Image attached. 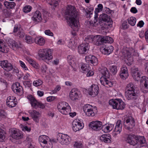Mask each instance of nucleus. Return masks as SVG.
<instances>
[{
  "mask_svg": "<svg viewBox=\"0 0 148 148\" xmlns=\"http://www.w3.org/2000/svg\"><path fill=\"white\" fill-rule=\"evenodd\" d=\"M66 19L74 30H77L79 26L78 13L73 6H68L65 12Z\"/></svg>",
  "mask_w": 148,
  "mask_h": 148,
  "instance_id": "1",
  "label": "nucleus"
},
{
  "mask_svg": "<svg viewBox=\"0 0 148 148\" xmlns=\"http://www.w3.org/2000/svg\"><path fill=\"white\" fill-rule=\"evenodd\" d=\"M135 87L132 83L127 85L125 89V95L128 100H136L139 95V92H135Z\"/></svg>",
  "mask_w": 148,
  "mask_h": 148,
  "instance_id": "2",
  "label": "nucleus"
},
{
  "mask_svg": "<svg viewBox=\"0 0 148 148\" xmlns=\"http://www.w3.org/2000/svg\"><path fill=\"white\" fill-rule=\"evenodd\" d=\"M52 50L51 49H40L38 53L39 56L45 62L48 61L53 58Z\"/></svg>",
  "mask_w": 148,
  "mask_h": 148,
  "instance_id": "3",
  "label": "nucleus"
},
{
  "mask_svg": "<svg viewBox=\"0 0 148 148\" xmlns=\"http://www.w3.org/2000/svg\"><path fill=\"white\" fill-rule=\"evenodd\" d=\"M109 103L114 109L117 110H123L125 106L124 103L120 99L110 100Z\"/></svg>",
  "mask_w": 148,
  "mask_h": 148,
  "instance_id": "4",
  "label": "nucleus"
},
{
  "mask_svg": "<svg viewBox=\"0 0 148 148\" xmlns=\"http://www.w3.org/2000/svg\"><path fill=\"white\" fill-rule=\"evenodd\" d=\"M123 123L125 129L130 131L132 130L135 126L134 119L131 116L125 117Z\"/></svg>",
  "mask_w": 148,
  "mask_h": 148,
  "instance_id": "5",
  "label": "nucleus"
},
{
  "mask_svg": "<svg viewBox=\"0 0 148 148\" xmlns=\"http://www.w3.org/2000/svg\"><path fill=\"white\" fill-rule=\"evenodd\" d=\"M83 110L86 115L87 116H94L95 114V110H97L95 106H92L90 104H86L83 107Z\"/></svg>",
  "mask_w": 148,
  "mask_h": 148,
  "instance_id": "6",
  "label": "nucleus"
},
{
  "mask_svg": "<svg viewBox=\"0 0 148 148\" xmlns=\"http://www.w3.org/2000/svg\"><path fill=\"white\" fill-rule=\"evenodd\" d=\"M57 140L62 145H67L69 143L71 139L67 135L59 133L56 136Z\"/></svg>",
  "mask_w": 148,
  "mask_h": 148,
  "instance_id": "7",
  "label": "nucleus"
},
{
  "mask_svg": "<svg viewBox=\"0 0 148 148\" xmlns=\"http://www.w3.org/2000/svg\"><path fill=\"white\" fill-rule=\"evenodd\" d=\"M81 70L83 73H87V77L92 76L94 73L92 70L89 64L85 63H82L81 65Z\"/></svg>",
  "mask_w": 148,
  "mask_h": 148,
  "instance_id": "8",
  "label": "nucleus"
},
{
  "mask_svg": "<svg viewBox=\"0 0 148 148\" xmlns=\"http://www.w3.org/2000/svg\"><path fill=\"white\" fill-rule=\"evenodd\" d=\"M29 99L30 100L31 104L33 108H36L38 107H39L42 109H43L45 108V106L44 104L41 102L37 101L35 98L32 96H30Z\"/></svg>",
  "mask_w": 148,
  "mask_h": 148,
  "instance_id": "9",
  "label": "nucleus"
},
{
  "mask_svg": "<svg viewBox=\"0 0 148 148\" xmlns=\"http://www.w3.org/2000/svg\"><path fill=\"white\" fill-rule=\"evenodd\" d=\"M12 88L14 92L18 95H21L23 93V87L18 82H16L12 85Z\"/></svg>",
  "mask_w": 148,
  "mask_h": 148,
  "instance_id": "10",
  "label": "nucleus"
},
{
  "mask_svg": "<svg viewBox=\"0 0 148 148\" xmlns=\"http://www.w3.org/2000/svg\"><path fill=\"white\" fill-rule=\"evenodd\" d=\"M84 127V123L79 119H75L72 123V128L74 131H79L82 129Z\"/></svg>",
  "mask_w": 148,
  "mask_h": 148,
  "instance_id": "11",
  "label": "nucleus"
},
{
  "mask_svg": "<svg viewBox=\"0 0 148 148\" xmlns=\"http://www.w3.org/2000/svg\"><path fill=\"white\" fill-rule=\"evenodd\" d=\"M7 42L9 47L13 50L20 48L22 46L21 43H18L15 40L10 38H8L7 40Z\"/></svg>",
  "mask_w": 148,
  "mask_h": 148,
  "instance_id": "12",
  "label": "nucleus"
},
{
  "mask_svg": "<svg viewBox=\"0 0 148 148\" xmlns=\"http://www.w3.org/2000/svg\"><path fill=\"white\" fill-rule=\"evenodd\" d=\"M99 90V87L97 85L92 84L89 88L88 91L89 95L94 97L98 94Z\"/></svg>",
  "mask_w": 148,
  "mask_h": 148,
  "instance_id": "13",
  "label": "nucleus"
},
{
  "mask_svg": "<svg viewBox=\"0 0 148 148\" xmlns=\"http://www.w3.org/2000/svg\"><path fill=\"white\" fill-rule=\"evenodd\" d=\"M89 47V45L88 43H83L78 46V52L80 54H86L88 53Z\"/></svg>",
  "mask_w": 148,
  "mask_h": 148,
  "instance_id": "14",
  "label": "nucleus"
},
{
  "mask_svg": "<svg viewBox=\"0 0 148 148\" xmlns=\"http://www.w3.org/2000/svg\"><path fill=\"white\" fill-rule=\"evenodd\" d=\"M0 65L2 68L7 71H9L13 69L12 64L9 63L7 60H3L1 61Z\"/></svg>",
  "mask_w": 148,
  "mask_h": 148,
  "instance_id": "15",
  "label": "nucleus"
},
{
  "mask_svg": "<svg viewBox=\"0 0 148 148\" xmlns=\"http://www.w3.org/2000/svg\"><path fill=\"white\" fill-rule=\"evenodd\" d=\"M102 122L99 121H93L89 124V127L94 130L97 131L102 128Z\"/></svg>",
  "mask_w": 148,
  "mask_h": 148,
  "instance_id": "16",
  "label": "nucleus"
},
{
  "mask_svg": "<svg viewBox=\"0 0 148 148\" xmlns=\"http://www.w3.org/2000/svg\"><path fill=\"white\" fill-rule=\"evenodd\" d=\"M137 136L134 135L129 134L127 137L126 141L127 143H129L130 145L135 146L137 144Z\"/></svg>",
  "mask_w": 148,
  "mask_h": 148,
  "instance_id": "17",
  "label": "nucleus"
},
{
  "mask_svg": "<svg viewBox=\"0 0 148 148\" xmlns=\"http://www.w3.org/2000/svg\"><path fill=\"white\" fill-rule=\"evenodd\" d=\"M108 78L105 77H101L100 81L101 84L104 86L107 87H111L112 86L113 83L112 82L108 80Z\"/></svg>",
  "mask_w": 148,
  "mask_h": 148,
  "instance_id": "18",
  "label": "nucleus"
},
{
  "mask_svg": "<svg viewBox=\"0 0 148 148\" xmlns=\"http://www.w3.org/2000/svg\"><path fill=\"white\" fill-rule=\"evenodd\" d=\"M122 124L121 123V120H118L116 123L115 127L113 132V134L115 136L119 134L122 130Z\"/></svg>",
  "mask_w": 148,
  "mask_h": 148,
  "instance_id": "19",
  "label": "nucleus"
},
{
  "mask_svg": "<svg viewBox=\"0 0 148 148\" xmlns=\"http://www.w3.org/2000/svg\"><path fill=\"white\" fill-rule=\"evenodd\" d=\"M79 92L76 89H73L69 94L70 98L73 101L79 98Z\"/></svg>",
  "mask_w": 148,
  "mask_h": 148,
  "instance_id": "20",
  "label": "nucleus"
},
{
  "mask_svg": "<svg viewBox=\"0 0 148 148\" xmlns=\"http://www.w3.org/2000/svg\"><path fill=\"white\" fill-rule=\"evenodd\" d=\"M138 71V68H135L132 70V77L134 80L137 81L139 80L140 78H143L144 76L139 72Z\"/></svg>",
  "mask_w": 148,
  "mask_h": 148,
  "instance_id": "21",
  "label": "nucleus"
},
{
  "mask_svg": "<svg viewBox=\"0 0 148 148\" xmlns=\"http://www.w3.org/2000/svg\"><path fill=\"white\" fill-rule=\"evenodd\" d=\"M32 19V20L36 23L41 22L42 19L41 13L39 11H36L34 14Z\"/></svg>",
  "mask_w": 148,
  "mask_h": 148,
  "instance_id": "22",
  "label": "nucleus"
},
{
  "mask_svg": "<svg viewBox=\"0 0 148 148\" xmlns=\"http://www.w3.org/2000/svg\"><path fill=\"white\" fill-rule=\"evenodd\" d=\"M85 60L86 62L88 63H91L93 64L97 63V58L95 56L90 55L86 56Z\"/></svg>",
  "mask_w": 148,
  "mask_h": 148,
  "instance_id": "23",
  "label": "nucleus"
},
{
  "mask_svg": "<svg viewBox=\"0 0 148 148\" xmlns=\"http://www.w3.org/2000/svg\"><path fill=\"white\" fill-rule=\"evenodd\" d=\"M9 51V49L4 41L0 39V51L2 53H7Z\"/></svg>",
  "mask_w": 148,
  "mask_h": 148,
  "instance_id": "24",
  "label": "nucleus"
},
{
  "mask_svg": "<svg viewBox=\"0 0 148 148\" xmlns=\"http://www.w3.org/2000/svg\"><path fill=\"white\" fill-rule=\"evenodd\" d=\"M29 113L34 121L37 122H38V117L40 114L38 112L34 110H30L29 111Z\"/></svg>",
  "mask_w": 148,
  "mask_h": 148,
  "instance_id": "25",
  "label": "nucleus"
},
{
  "mask_svg": "<svg viewBox=\"0 0 148 148\" xmlns=\"http://www.w3.org/2000/svg\"><path fill=\"white\" fill-rule=\"evenodd\" d=\"M12 137L13 138L18 140L21 138L23 137V135L21 131L18 130H13L12 131Z\"/></svg>",
  "mask_w": 148,
  "mask_h": 148,
  "instance_id": "26",
  "label": "nucleus"
},
{
  "mask_svg": "<svg viewBox=\"0 0 148 148\" xmlns=\"http://www.w3.org/2000/svg\"><path fill=\"white\" fill-rule=\"evenodd\" d=\"M111 136L109 134H106L102 135L100 137V140L102 141L105 143H109L111 142Z\"/></svg>",
  "mask_w": 148,
  "mask_h": 148,
  "instance_id": "27",
  "label": "nucleus"
},
{
  "mask_svg": "<svg viewBox=\"0 0 148 148\" xmlns=\"http://www.w3.org/2000/svg\"><path fill=\"white\" fill-rule=\"evenodd\" d=\"M100 19L104 22H107V23H110L108 24L109 25L111 24L112 23V20L108 16V15L105 14H103L100 16Z\"/></svg>",
  "mask_w": 148,
  "mask_h": 148,
  "instance_id": "28",
  "label": "nucleus"
},
{
  "mask_svg": "<svg viewBox=\"0 0 148 148\" xmlns=\"http://www.w3.org/2000/svg\"><path fill=\"white\" fill-rule=\"evenodd\" d=\"M38 140L40 143L42 147L48 140H50L48 136L45 135H42L39 137Z\"/></svg>",
  "mask_w": 148,
  "mask_h": 148,
  "instance_id": "29",
  "label": "nucleus"
},
{
  "mask_svg": "<svg viewBox=\"0 0 148 148\" xmlns=\"http://www.w3.org/2000/svg\"><path fill=\"white\" fill-rule=\"evenodd\" d=\"M92 42L94 44L97 46L101 45V36L98 35L94 36Z\"/></svg>",
  "mask_w": 148,
  "mask_h": 148,
  "instance_id": "30",
  "label": "nucleus"
},
{
  "mask_svg": "<svg viewBox=\"0 0 148 148\" xmlns=\"http://www.w3.org/2000/svg\"><path fill=\"white\" fill-rule=\"evenodd\" d=\"M113 47L112 45H110L103 49L104 53L105 55H108L113 52Z\"/></svg>",
  "mask_w": 148,
  "mask_h": 148,
  "instance_id": "31",
  "label": "nucleus"
},
{
  "mask_svg": "<svg viewBox=\"0 0 148 148\" xmlns=\"http://www.w3.org/2000/svg\"><path fill=\"white\" fill-rule=\"evenodd\" d=\"M35 42L40 46H43L45 43V40L42 37H37L34 40Z\"/></svg>",
  "mask_w": 148,
  "mask_h": 148,
  "instance_id": "32",
  "label": "nucleus"
},
{
  "mask_svg": "<svg viewBox=\"0 0 148 148\" xmlns=\"http://www.w3.org/2000/svg\"><path fill=\"white\" fill-rule=\"evenodd\" d=\"M68 105H69L68 103L65 102H60L58 103L57 106L58 110L60 112L63 109H64L66 107H67V106H68Z\"/></svg>",
  "mask_w": 148,
  "mask_h": 148,
  "instance_id": "33",
  "label": "nucleus"
},
{
  "mask_svg": "<svg viewBox=\"0 0 148 148\" xmlns=\"http://www.w3.org/2000/svg\"><path fill=\"white\" fill-rule=\"evenodd\" d=\"M100 72L103 75L102 77H105L109 78L110 77L109 72L106 68L102 67L100 70Z\"/></svg>",
  "mask_w": 148,
  "mask_h": 148,
  "instance_id": "34",
  "label": "nucleus"
},
{
  "mask_svg": "<svg viewBox=\"0 0 148 148\" xmlns=\"http://www.w3.org/2000/svg\"><path fill=\"white\" fill-rule=\"evenodd\" d=\"M4 5L8 9H13L16 5L15 3L13 2L6 1L4 2Z\"/></svg>",
  "mask_w": 148,
  "mask_h": 148,
  "instance_id": "35",
  "label": "nucleus"
},
{
  "mask_svg": "<svg viewBox=\"0 0 148 148\" xmlns=\"http://www.w3.org/2000/svg\"><path fill=\"white\" fill-rule=\"evenodd\" d=\"M22 29L21 28V25L20 24H16L15 25L13 33V34L15 36H16V34H17Z\"/></svg>",
  "mask_w": 148,
  "mask_h": 148,
  "instance_id": "36",
  "label": "nucleus"
},
{
  "mask_svg": "<svg viewBox=\"0 0 148 148\" xmlns=\"http://www.w3.org/2000/svg\"><path fill=\"white\" fill-rule=\"evenodd\" d=\"M71 111V108L70 106L69 105L66 107L64 109L61 111L60 112L62 114H68Z\"/></svg>",
  "mask_w": 148,
  "mask_h": 148,
  "instance_id": "37",
  "label": "nucleus"
},
{
  "mask_svg": "<svg viewBox=\"0 0 148 148\" xmlns=\"http://www.w3.org/2000/svg\"><path fill=\"white\" fill-rule=\"evenodd\" d=\"M122 53L125 58L128 59V58H130L131 57V53L130 52L124 49L122 50Z\"/></svg>",
  "mask_w": 148,
  "mask_h": 148,
  "instance_id": "38",
  "label": "nucleus"
},
{
  "mask_svg": "<svg viewBox=\"0 0 148 148\" xmlns=\"http://www.w3.org/2000/svg\"><path fill=\"white\" fill-rule=\"evenodd\" d=\"M128 23L132 26H134L136 22V18L132 16L128 18Z\"/></svg>",
  "mask_w": 148,
  "mask_h": 148,
  "instance_id": "39",
  "label": "nucleus"
},
{
  "mask_svg": "<svg viewBox=\"0 0 148 148\" xmlns=\"http://www.w3.org/2000/svg\"><path fill=\"white\" fill-rule=\"evenodd\" d=\"M28 44H32L34 42V40L31 36H26L24 40Z\"/></svg>",
  "mask_w": 148,
  "mask_h": 148,
  "instance_id": "40",
  "label": "nucleus"
},
{
  "mask_svg": "<svg viewBox=\"0 0 148 148\" xmlns=\"http://www.w3.org/2000/svg\"><path fill=\"white\" fill-rule=\"evenodd\" d=\"M52 147V143L50 140H48L44 145L42 146L43 148H51Z\"/></svg>",
  "mask_w": 148,
  "mask_h": 148,
  "instance_id": "41",
  "label": "nucleus"
},
{
  "mask_svg": "<svg viewBox=\"0 0 148 148\" xmlns=\"http://www.w3.org/2000/svg\"><path fill=\"white\" fill-rule=\"evenodd\" d=\"M5 133L2 129L0 128V142H2L5 138Z\"/></svg>",
  "mask_w": 148,
  "mask_h": 148,
  "instance_id": "42",
  "label": "nucleus"
},
{
  "mask_svg": "<svg viewBox=\"0 0 148 148\" xmlns=\"http://www.w3.org/2000/svg\"><path fill=\"white\" fill-rule=\"evenodd\" d=\"M67 61L70 64L74 63L75 59L74 56L72 55H69L67 57Z\"/></svg>",
  "mask_w": 148,
  "mask_h": 148,
  "instance_id": "43",
  "label": "nucleus"
},
{
  "mask_svg": "<svg viewBox=\"0 0 148 148\" xmlns=\"http://www.w3.org/2000/svg\"><path fill=\"white\" fill-rule=\"evenodd\" d=\"M110 69L112 74L115 75L116 73L117 69V66H112L110 67Z\"/></svg>",
  "mask_w": 148,
  "mask_h": 148,
  "instance_id": "44",
  "label": "nucleus"
},
{
  "mask_svg": "<svg viewBox=\"0 0 148 148\" xmlns=\"http://www.w3.org/2000/svg\"><path fill=\"white\" fill-rule=\"evenodd\" d=\"M145 140L143 137L142 138L140 136H137V144H143L145 143Z\"/></svg>",
  "mask_w": 148,
  "mask_h": 148,
  "instance_id": "45",
  "label": "nucleus"
},
{
  "mask_svg": "<svg viewBox=\"0 0 148 148\" xmlns=\"http://www.w3.org/2000/svg\"><path fill=\"white\" fill-rule=\"evenodd\" d=\"M17 101L15 100L13 101H10L9 102H7V105L9 107L12 108L15 107L16 105Z\"/></svg>",
  "mask_w": 148,
  "mask_h": 148,
  "instance_id": "46",
  "label": "nucleus"
},
{
  "mask_svg": "<svg viewBox=\"0 0 148 148\" xmlns=\"http://www.w3.org/2000/svg\"><path fill=\"white\" fill-rule=\"evenodd\" d=\"M32 9V7L29 5H27L24 7L23 9V11L25 13L30 12Z\"/></svg>",
  "mask_w": 148,
  "mask_h": 148,
  "instance_id": "47",
  "label": "nucleus"
},
{
  "mask_svg": "<svg viewBox=\"0 0 148 148\" xmlns=\"http://www.w3.org/2000/svg\"><path fill=\"white\" fill-rule=\"evenodd\" d=\"M42 83V81L41 80H38L34 81L33 84L36 86H38L41 85Z\"/></svg>",
  "mask_w": 148,
  "mask_h": 148,
  "instance_id": "48",
  "label": "nucleus"
},
{
  "mask_svg": "<svg viewBox=\"0 0 148 148\" xmlns=\"http://www.w3.org/2000/svg\"><path fill=\"white\" fill-rule=\"evenodd\" d=\"M142 80L144 86H148V78L147 77L143 76Z\"/></svg>",
  "mask_w": 148,
  "mask_h": 148,
  "instance_id": "49",
  "label": "nucleus"
},
{
  "mask_svg": "<svg viewBox=\"0 0 148 148\" xmlns=\"http://www.w3.org/2000/svg\"><path fill=\"white\" fill-rule=\"evenodd\" d=\"M48 3L50 5L53 6V7H56L58 4V1L54 0L48 2Z\"/></svg>",
  "mask_w": 148,
  "mask_h": 148,
  "instance_id": "50",
  "label": "nucleus"
},
{
  "mask_svg": "<svg viewBox=\"0 0 148 148\" xmlns=\"http://www.w3.org/2000/svg\"><path fill=\"white\" fill-rule=\"evenodd\" d=\"M93 36L92 35L88 36L85 37V41L86 42H92Z\"/></svg>",
  "mask_w": 148,
  "mask_h": 148,
  "instance_id": "51",
  "label": "nucleus"
},
{
  "mask_svg": "<svg viewBox=\"0 0 148 148\" xmlns=\"http://www.w3.org/2000/svg\"><path fill=\"white\" fill-rule=\"evenodd\" d=\"M25 36V34L23 29L18 33L16 36H17L18 37L20 38H23Z\"/></svg>",
  "mask_w": 148,
  "mask_h": 148,
  "instance_id": "52",
  "label": "nucleus"
},
{
  "mask_svg": "<svg viewBox=\"0 0 148 148\" xmlns=\"http://www.w3.org/2000/svg\"><path fill=\"white\" fill-rule=\"evenodd\" d=\"M74 146L77 148H81L83 146L82 144L80 142H75Z\"/></svg>",
  "mask_w": 148,
  "mask_h": 148,
  "instance_id": "53",
  "label": "nucleus"
},
{
  "mask_svg": "<svg viewBox=\"0 0 148 148\" xmlns=\"http://www.w3.org/2000/svg\"><path fill=\"white\" fill-rule=\"evenodd\" d=\"M120 75L121 78L125 79L128 76V73H120Z\"/></svg>",
  "mask_w": 148,
  "mask_h": 148,
  "instance_id": "54",
  "label": "nucleus"
},
{
  "mask_svg": "<svg viewBox=\"0 0 148 148\" xmlns=\"http://www.w3.org/2000/svg\"><path fill=\"white\" fill-rule=\"evenodd\" d=\"M141 91L144 93H146L148 92V86H144L141 88Z\"/></svg>",
  "mask_w": 148,
  "mask_h": 148,
  "instance_id": "55",
  "label": "nucleus"
},
{
  "mask_svg": "<svg viewBox=\"0 0 148 148\" xmlns=\"http://www.w3.org/2000/svg\"><path fill=\"white\" fill-rule=\"evenodd\" d=\"M91 10H88L86 9L85 11V12L86 14V15L88 16V15H89V16H90L91 14H92L93 13V8H92Z\"/></svg>",
  "mask_w": 148,
  "mask_h": 148,
  "instance_id": "56",
  "label": "nucleus"
},
{
  "mask_svg": "<svg viewBox=\"0 0 148 148\" xmlns=\"http://www.w3.org/2000/svg\"><path fill=\"white\" fill-rule=\"evenodd\" d=\"M45 33L46 35L49 36H53V33L49 29L45 30Z\"/></svg>",
  "mask_w": 148,
  "mask_h": 148,
  "instance_id": "57",
  "label": "nucleus"
},
{
  "mask_svg": "<svg viewBox=\"0 0 148 148\" xmlns=\"http://www.w3.org/2000/svg\"><path fill=\"white\" fill-rule=\"evenodd\" d=\"M6 113L3 110H0V120L5 116Z\"/></svg>",
  "mask_w": 148,
  "mask_h": 148,
  "instance_id": "58",
  "label": "nucleus"
},
{
  "mask_svg": "<svg viewBox=\"0 0 148 148\" xmlns=\"http://www.w3.org/2000/svg\"><path fill=\"white\" fill-rule=\"evenodd\" d=\"M19 63L20 66L23 68L25 70H28L26 66L25 63L21 60H20Z\"/></svg>",
  "mask_w": 148,
  "mask_h": 148,
  "instance_id": "59",
  "label": "nucleus"
},
{
  "mask_svg": "<svg viewBox=\"0 0 148 148\" xmlns=\"http://www.w3.org/2000/svg\"><path fill=\"white\" fill-rule=\"evenodd\" d=\"M25 141L27 142L28 144H29V147L32 148L33 147L32 145L31 144V143L32 141V139L29 138V137L27 136Z\"/></svg>",
  "mask_w": 148,
  "mask_h": 148,
  "instance_id": "60",
  "label": "nucleus"
},
{
  "mask_svg": "<svg viewBox=\"0 0 148 148\" xmlns=\"http://www.w3.org/2000/svg\"><path fill=\"white\" fill-rule=\"evenodd\" d=\"M114 126V125L112 124H109L108 126H106V128L107 131H110L112 130Z\"/></svg>",
  "mask_w": 148,
  "mask_h": 148,
  "instance_id": "61",
  "label": "nucleus"
},
{
  "mask_svg": "<svg viewBox=\"0 0 148 148\" xmlns=\"http://www.w3.org/2000/svg\"><path fill=\"white\" fill-rule=\"evenodd\" d=\"M128 73L127 69L126 67H123L121 69V73Z\"/></svg>",
  "mask_w": 148,
  "mask_h": 148,
  "instance_id": "62",
  "label": "nucleus"
},
{
  "mask_svg": "<svg viewBox=\"0 0 148 148\" xmlns=\"http://www.w3.org/2000/svg\"><path fill=\"white\" fill-rule=\"evenodd\" d=\"M47 66L45 64H42L41 66V69L43 72H45L47 70Z\"/></svg>",
  "mask_w": 148,
  "mask_h": 148,
  "instance_id": "63",
  "label": "nucleus"
},
{
  "mask_svg": "<svg viewBox=\"0 0 148 148\" xmlns=\"http://www.w3.org/2000/svg\"><path fill=\"white\" fill-rule=\"evenodd\" d=\"M55 98V97L51 96L47 97V100L48 101L51 102L53 101Z\"/></svg>",
  "mask_w": 148,
  "mask_h": 148,
  "instance_id": "64",
  "label": "nucleus"
}]
</instances>
